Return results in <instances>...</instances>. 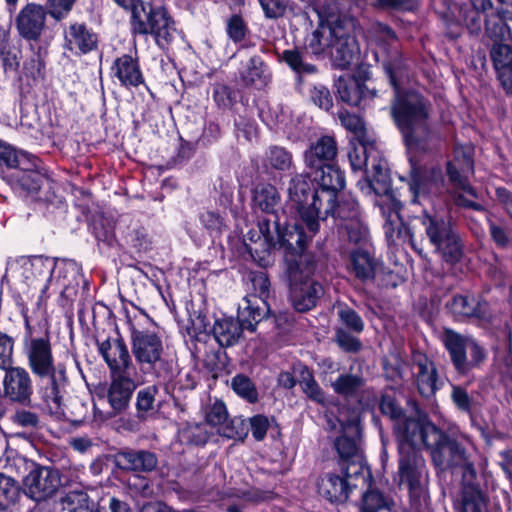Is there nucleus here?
<instances>
[{
  "instance_id": "nucleus-48",
  "label": "nucleus",
  "mask_w": 512,
  "mask_h": 512,
  "mask_svg": "<svg viewBox=\"0 0 512 512\" xmlns=\"http://www.w3.org/2000/svg\"><path fill=\"white\" fill-rule=\"evenodd\" d=\"M29 163L30 164L27 166L24 163L20 167L24 171L18 176V179L24 189L28 191H38L41 188L44 177L38 171L32 169L35 164L32 163L31 160Z\"/></svg>"
},
{
  "instance_id": "nucleus-35",
  "label": "nucleus",
  "mask_w": 512,
  "mask_h": 512,
  "mask_svg": "<svg viewBox=\"0 0 512 512\" xmlns=\"http://www.w3.org/2000/svg\"><path fill=\"white\" fill-rule=\"evenodd\" d=\"M377 261L369 252L357 249L351 252L348 264L349 272L353 273L356 278L367 281L375 277Z\"/></svg>"
},
{
  "instance_id": "nucleus-25",
  "label": "nucleus",
  "mask_w": 512,
  "mask_h": 512,
  "mask_svg": "<svg viewBox=\"0 0 512 512\" xmlns=\"http://www.w3.org/2000/svg\"><path fill=\"white\" fill-rule=\"evenodd\" d=\"M333 37L328 56L333 59L337 66L346 68L357 55L355 39L349 36L338 22H336Z\"/></svg>"
},
{
  "instance_id": "nucleus-63",
  "label": "nucleus",
  "mask_w": 512,
  "mask_h": 512,
  "mask_svg": "<svg viewBox=\"0 0 512 512\" xmlns=\"http://www.w3.org/2000/svg\"><path fill=\"white\" fill-rule=\"evenodd\" d=\"M250 427L253 437L257 441H261L266 436L269 427L268 419L263 415H256L250 418Z\"/></svg>"
},
{
  "instance_id": "nucleus-31",
  "label": "nucleus",
  "mask_w": 512,
  "mask_h": 512,
  "mask_svg": "<svg viewBox=\"0 0 512 512\" xmlns=\"http://www.w3.org/2000/svg\"><path fill=\"white\" fill-rule=\"evenodd\" d=\"M116 462L122 469L137 472H149L157 466L155 454L145 450L122 451L118 453Z\"/></svg>"
},
{
  "instance_id": "nucleus-55",
  "label": "nucleus",
  "mask_w": 512,
  "mask_h": 512,
  "mask_svg": "<svg viewBox=\"0 0 512 512\" xmlns=\"http://www.w3.org/2000/svg\"><path fill=\"white\" fill-rule=\"evenodd\" d=\"M11 421L14 425L30 430L36 429L40 423L38 415L26 409H18L11 416Z\"/></svg>"
},
{
  "instance_id": "nucleus-38",
  "label": "nucleus",
  "mask_w": 512,
  "mask_h": 512,
  "mask_svg": "<svg viewBox=\"0 0 512 512\" xmlns=\"http://www.w3.org/2000/svg\"><path fill=\"white\" fill-rule=\"evenodd\" d=\"M253 201L256 208L265 212L267 215L275 217L280 204V195L274 186L262 184L255 189Z\"/></svg>"
},
{
  "instance_id": "nucleus-36",
  "label": "nucleus",
  "mask_w": 512,
  "mask_h": 512,
  "mask_svg": "<svg viewBox=\"0 0 512 512\" xmlns=\"http://www.w3.org/2000/svg\"><path fill=\"white\" fill-rule=\"evenodd\" d=\"M416 382L420 394L429 398L439 389L437 371L434 364L428 359L419 360L417 363Z\"/></svg>"
},
{
  "instance_id": "nucleus-60",
  "label": "nucleus",
  "mask_w": 512,
  "mask_h": 512,
  "mask_svg": "<svg viewBox=\"0 0 512 512\" xmlns=\"http://www.w3.org/2000/svg\"><path fill=\"white\" fill-rule=\"evenodd\" d=\"M282 58L295 71L313 72L315 69L314 66L303 63L302 55L298 50H285Z\"/></svg>"
},
{
  "instance_id": "nucleus-14",
  "label": "nucleus",
  "mask_w": 512,
  "mask_h": 512,
  "mask_svg": "<svg viewBox=\"0 0 512 512\" xmlns=\"http://www.w3.org/2000/svg\"><path fill=\"white\" fill-rule=\"evenodd\" d=\"M137 379L138 375H113L106 394L111 411L104 413L94 407L95 421L101 423L125 411L138 385Z\"/></svg>"
},
{
  "instance_id": "nucleus-34",
  "label": "nucleus",
  "mask_w": 512,
  "mask_h": 512,
  "mask_svg": "<svg viewBox=\"0 0 512 512\" xmlns=\"http://www.w3.org/2000/svg\"><path fill=\"white\" fill-rule=\"evenodd\" d=\"M238 320L231 317L216 319L212 328L213 336L222 347H230L238 342L243 331Z\"/></svg>"
},
{
  "instance_id": "nucleus-61",
  "label": "nucleus",
  "mask_w": 512,
  "mask_h": 512,
  "mask_svg": "<svg viewBox=\"0 0 512 512\" xmlns=\"http://www.w3.org/2000/svg\"><path fill=\"white\" fill-rule=\"evenodd\" d=\"M312 101L321 109L329 110L333 105L330 91L323 85L314 86L311 90Z\"/></svg>"
},
{
  "instance_id": "nucleus-23",
  "label": "nucleus",
  "mask_w": 512,
  "mask_h": 512,
  "mask_svg": "<svg viewBox=\"0 0 512 512\" xmlns=\"http://www.w3.org/2000/svg\"><path fill=\"white\" fill-rule=\"evenodd\" d=\"M331 216L344 221L342 228L349 241L359 244L366 239L368 231L360 219L358 203L354 199L339 203Z\"/></svg>"
},
{
  "instance_id": "nucleus-16",
  "label": "nucleus",
  "mask_w": 512,
  "mask_h": 512,
  "mask_svg": "<svg viewBox=\"0 0 512 512\" xmlns=\"http://www.w3.org/2000/svg\"><path fill=\"white\" fill-rule=\"evenodd\" d=\"M132 353L142 367H153L162 358L164 351L161 337L150 329H131Z\"/></svg>"
},
{
  "instance_id": "nucleus-2",
  "label": "nucleus",
  "mask_w": 512,
  "mask_h": 512,
  "mask_svg": "<svg viewBox=\"0 0 512 512\" xmlns=\"http://www.w3.org/2000/svg\"><path fill=\"white\" fill-rule=\"evenodd\" d=\"M27 358L31 371L40 378L39 395L45 408L56 417H65L64 395L68 382L66 369L61 364L54 365L49 339H30Z\"/></svg>"
},
{
  "instance_id": "nucleus-13",
  "label": "nucleus",
  "mask_w": 512,
  "mask_h": 512,
  "mask_svg": "<svg viewBox=\"0 0 512 512\" xmlns=\"http://www.w3.org/2000/svg\"><path fill=\"white\" fill-rule=\"evenodd\" d=\"M314 10L320 18V25L307 37L305 49L316 56L328 55L334 38L335 25L338 22V7L334 2L327 6L315 2Z\"/></svg>"
},
{
  "instance_id": "nucleus-7",
  "label": "nucleus",
  "mask_w": 512,
  "mask_h": 512,
  "mask_svg": "<svg viewBox=\"0 0 512 512\" xmlns=\"http://www.w3.org/2000/svg\"><path fill=\"white\" fill-rule=\"evenodd\" d=\"M206 424H194L183 429L180 433L182 441L196 445L204 444L209 434L217 433L226 438H241L245 435L244 429L239 430L243 424L240 419L228 418L226 406L223 402L216 401L206 412Z\"/></svg>"
},
{
  "instance_id": "nucleus-17",
  "label": "nucleus",
  "mask_w": 512,
  "mask_h": 512,
  "mask_svg": "<svg viewBox=\"0 0 512 512\" xmlns=\"http://www.w3.org/2000/svg\"><path fill=\"white\" fill-rule=\"evenodd\" d=\"M473 152L474 149L470 144L455 146L453 158L447 163V174L458 190L476 197V192L467 181L474 171Z\"/></svg>"
},
{
  "instance_id": "nucleus-8",
  "label": "nucleus",
  "mask_w": 512,
  "mask_h": 512,
  "mask_svg": "<svg viewBox=\"0 0 512 512\" xmlns=\"http://www.w3.org/2000/svg\"><path fill=\"white\" fill-rule=\"evenodd\" d=\"M318 189L314 188L313 182L305 175L294 176L288 185V201L300 214L309 232V237L316 234L319 228L318 220L325 219V203L320 205L319 200H314Z\"/></svg>"
},
{
  "instance_id": "nucleus-9",
  "label": "nucleus",
  "mask_w": 512,
  "mask_h": 512,
  "mask_svg": "<svg viewBox=\"0 0 512 512\" xmlns=\"http://www.w3.org/2000/svg\"><path fill=\"white\" fill-rule=\"evenodd\" d=\"M131 29L134 34L153 36L156 44L162 48L169 45L176 34L174 21L167 11L147 8L146 4L134 8Z\"/></svg>"
},
{
  "instance_id": "nucleus-40",
  "label": "nucleus",
  "mask_w": 512,
  "mask_h": 512,
  "mask_svg": "<svg viewBox=\"0 0 512 512\" xmlns=\"http://www.w3.org/2000/svg\"><path fill=\"white\" fill-rule=\"evenodd\" d=\"M336 88L339 98L351 106L359 104L362 98V87L360 83L353 78L339 77L336 82Z\"/></svg>"
},
{
  "instance_id": "nucleus-45",
  "label": "nucleus",
  "mask_w": 512,
  "mask_h": 512,
  "mask_svg": "<svg viewBox=\"0 0 512 512\" xmlns=\"http://www.w3.org/2000/svg\"><path fill=\"white\" fill-rule=\"evenodd\" d=\"M232 390L243 399L250 403H254L258 399V392L255 385L247 376L238 374L231 380Z\"/></svg>"
},
{
  "instance_id": "nucleus-41",
  "label": "nucleus",
  "mask_w": 512,
  "mask_h": 512,
  "mask_svg": "<svg viewBox=\"0 0 512 512\" xmlns=\"http://www.w3.org/2000/svg\"><path fill=\"white\" fill-rule=\"evenodd\" d=\"M62 503L68 512H93V502L83 490L69 491L63 497Z\"/></svg>"
},
{
  "instance_id": "nucleus-46",
  "label": "nucleus",
  "mask_w": 512,
  "mask_h": 512,
  "mask_svg": "<svg viewBox=\"0 0 512 512\" xmlns=\"http://www.w3.org/2000/svg\"><path fill=\"white\" fill-rule=\"evenodd\" d=\"M19 495L16 481L8 475L0 473V509H6L15 503Z\"/></svg>"
},
{
  "instance_id": "nucleus-19",
  "label": "nucleus",
  "mask_w": 512,
  "mask_h": 512,
  "mask_svg": "<svg viewBox=\"0 0 512 512\" xmlns=\"http://www.w3.org/2000/svg\"><path fill=\"white\" fill-rule=\"evenodd\" d=\"M337 420L343 435L335 442L336 450L343 459H350L358 452L357 438L360 435V416L357 410L342 409Z\"/></svg>"
},
{
  "instance_id": "nucleus-58",
  "label": "nucleus",
  "mask_w": 512,
  "mask_h": 512,
  "mask_svg": "<svg viewBox=\"0 0 512 512\" xmlns=\"http://www.w3.org/2000/svg\"><path fill=\"white\" fill-rule=\"evenodd\" d=\"M14 342L11 337L0 332V369L5 370L13 364Z\"/></svg>"
},
{
  "instance_id": "nucleus-62",
  "label": "nucleus",
  "mask_w": 512,
  "mask_h": 512,
  "mask_svg": "<svg viewBox=\"0 0 512 512\" xmlns=\"http://www.w3.org/2000/svg\"><path fill=\"white\" fill-rule=\"evenodd\" d=\"M336 342L346 352H357L361 348L359 339L350 335L342 328L336 331Z\"/></svg>"
},
{
  "instance_id": "nucleus-26",
  "label": "nucleus",
  "mask_w": 512,
  "mask_h": 512,
  "mask_svg": "<svg viewBox=\"0 0 512 512\" xmlns=\"http://www.w3.org/2000/svg\"><path fill=\"white\" fill-rule=\"evenodd\" d=\"M54 268L55 261L42 256L22 257L18 261V272L28 284H32L35 280H50Z\"/></svg>"
},
{
  "instance_id": "nucleus-44",
  "label": "nucleus",
  "mask_w": 512,
  "mask_h": 512,
  "mask_svg": "<svg viewBox=\"0 0 512 512\" xmlns=\"http://www.w3.org/2000/svg\"><path fill=\"white\" fill-rule=\"evenodd\" d=\"M491 57L495 69L501 70L512 66V42L504 39L503 42H496L491 50Z\"/></svg>"
},
{
  "instance_id": "nucleus-30",
  "label": "nucleus",
  "mask_w": 512,
  "mask_h": 512,
  "mask_svg": "<svg viewBox=\"0 0 512 512\" xmlns=\"http://www.w3.org/2000/svg\"><path fill=\"white\" fill-rule=\"evenodd\" d=\"M351 487L346 475L325 474L318 483L319 493L330 502H344L349 497Z\"/></svg>"
},
{
  "instance_id": "nucleus-12",
  "label": "nucleus",
  "mask_w": 512,
  "mask_h": 512,
  "mask_svg": "<svg viewBox=\"0 0 512 512\" xmlns=\"http://www.w3.org/2000/svg\"><path fill=\"white\" fill-rule=\"evenodd\" d=\"M443 342L459 372H467L479 365L486 357L483 347L473 338L463 337L452 330H445Z\"/></svg>"
},
{
  "instance_id": "nucleus-20",
  "label": "nucleus",
  "mask_w": 512,
  "mask_h": 512,
  "mask_svg": "<svg viewBox=\"0 0 512 512\" xmlns=\"http://www.w3.org/2000/svg\"><path fill=\"white\" fill-rule=\"evenodd\" d=\"M99 353L110 368L112 375H138L128 348L121 339L105 340L98 345Z\"/></svg>"
},
{
  "instance_id": "nucleus-52",
  "label": "nucleus",
  "mask_w": 512,
  "mask_h": 512,
  "mask_svg": "<svg viewBox=\"0 0 512 512\" xmlns=\"http://www.w3.org/2000/svg\"><path fill=\"white\" fill-rule=\"evenodd\" d=\"M251 284L253 293L249 296H256L258 300L266 301L270 287L267 275L262 271L253 272L251 274Z\"/></svg>"
},
{
  "instance_id": "nucleus-6",
  "label": "nucleus",
  "mask_w": 512,
  "mask_h": 512,
  "mask_svg": "<svg viewBox=\"0 0 512 512\" xmlns=\"http://www.w3.org/2000/svg\"><path fill=\"white\" fill-rule=\"evenodd\" d=\"M422 436L421 421L400 422L397 426L399 443V484H407L409 489L416 488L425 473V461L419 449L425 446Z\"/></svg>"
},
{
  "instance_id": "nucleus-1",
  "label": "nucleus",
  "mask_w": 512,
  "mask_h": 512,
  "mask_svg": "<svg viewBox=\"0 0 512 512\" xmlns=\"http://www.w3.org/2000/svg\"><path fill=\"white\" fill-rule=\"evenodd\" d=\"M378 50L376 56H382L383 67L392 87L395 90V100L392 105L393 119L400 129L409 153L427 135L429 103L418 93L401 92L408 82L409 72L395 44V33L384 24L374 26Z\"/></svg>"
},
{
  "instance_id": "nucleus-42",
  "label": "nucleus",
  "mask_w": 512,
  "mask_h": 512,
  "mask_svg": "<svg viewBox=\"0 0 512 512\" xmlns=\"http://www.w3.org/2000/svg\"><path fill=\"white\" fill-rule=\"evenodd\" d=\"M264 165L275 170H288L292 166V155L283 147L271 146L265 152Z\"/></svg>"
},
{
  "instance_id": "nucleus-54",
  "label": "nucleus",
  "mask_w": 512,
  "mask_h": 512,
  "mask_svg": "<svg viewBox=\"0 0 512 512\" xmlns=\"http://www.w3.org/2000/svg\"><path fill=\"white\" fill-rule=\"evenodd\" d=\"M385 507L386 501L379 491L369 490L363 495L361 512H378Z\"/></svg>"
},
{
  "instance_id": "nucleus-5",
  "label": "nucleus",
  "mask_w": 512,
  "mask_h": 512,
  "mask_svg": "<svg viewBox=\"0 0 512 512\" xmlns=\"http://www.w3.org/2000/svg\"><path fill=\"white\" fill-rule=\"evenodd\" d=\"M286 266L290 298L294 308L299 312L312 309L323 294L322 285L311 279L316 268L314 257L304 252L296 257L286 256Z\"/></svg>"
},
{
  "instance_id": "nucleus-39",
  "label": "nucleus",
  "mask_w": 512,
  "mask_h": 512,
  "mask_svg": "<svg viewBox=\"0 0 512 512\" xmlns=\"http://www.w3.org/2000/svg\"><path fill=\"white\" fill-rule=\"evenodd\" d=\"M240 75L246 85L255 86L257 88L265 86L268 82L264 63L261 58L257 56H253L243 63Z\"/></svg>"
},
{
  "instance_id": "nucleus-50",
  "label": "nucleus",
  "mask_w": 512,
  "mask_h": 512,
  "mask_svg": "<svg viewBox=\"0 0 512 512\" xmlns=\"http://www.w3.org/2000/svg\"><path fill=\"white\" fill-rule=\"evenodd\" d=\"M380 408L384 414L388 415L390 418L395 420L394 429H395L396 434H397V426L400 422H402V423L410 422V421H417V422L419 421L420 422L423 420H428L425 416H421V415H419L416 419L402 417L401 409L396 405V403L391 398L384 397L381 400Z\"/></svg>"
},
{
  "instance_id": "nucleus-3",
  "label": "nucleus",
  "mask_w": 512,
  "mask_h": 512,
  "mask_svg": "<svg viewBox=\"0 0 512 512\" xmlns=\"http://www.w3.org/2000/svg\"><path fill=\"white\" fill-rule=\"evenodd\" d=\"M405 236L417 252H422V241L425 239L446 263L455 264L463 255L461 239L451 222L436 214L423 213L415 217Z\"/></svg>"
},
{
  "instance_id": "nucleus-59",
  "label": "nucleus",
  "mask_w": 512,
  "mask_h": 512,
  "mask_svg": "<svg viewBox=\"0 0 512 512\" xmlns=\"http://www.w3.org/2000/svg\"><path fill=\"white\" fill-rule=\"evenodd\" d=\"M227 33L234 42L242 41L247 33V27L239 15L231 16L227 21Z\"/></svg>"
},
{
  "instance_id": "nucleus-22",
  "label": "nucleus",
  "mask_w": 512,
  "mask_h": 512,
  "mask_svg": "<svg viewBox=\"0 0 512 512\" xmlns=\"http://www.w3.org/2000/svg\"><path fill=\"white\" fill-rule=\"evenodd\" d=\"M410 176L409 190L412 193V202H419L424 197L438 188V181L441 178L439 169H426L413 156H409Z\"/></svg>"
},
{
  "instance_id": "nucleus-53",
  "label": "nucleus",
  "mask_w": 512,
  "mask_h": 512,
  "mask_svg": "<svg viewBox=\"0 0 512 512\" xmlns=\"http://www.w3.org/2000/svg\"><path fill=\"white\" fill-rule=\"evenodd\" d=\"M339 119L346 129L356 135V140L360 138H368L365 133L364 123L358 116L347 111H340Z\"/></svg>"
},
{
  "instance_id": "nucleus-47",
  "label": "nucleus",
  "mask_w": 512,
  "mask_h": 512,
  "mask_svg": "<svg viewBox=\"0 0 512 512\" xmlns=\"http://www.w3.org/2000/svg\"><path fill=\"white\" fill-rule=\"evenodd\" d=\"M485 500L475 487H465L462 496L461 512H482Z\"/></svg>"
},
{
  "instance_id": "nucleus-57",
  "label": "nucleus",
  "mask_w": 512,
  "mask_h": 512,
  "mask_svg": "<svg viewBox=\"0 0 512 512\" xmlns=\"http://www.w3.org/2000/svg\"><path fill=\"white\" fill-rule=\"evenodd\" d=\"M300 385L304 391V393L314 401L323 402L324 395L321 391L319 385L314 380L311 373L306 370L302 372V378L300 380Z\"/></svg>"
},
{
  "instance_id": "nucleus-64",
  "label": "nucleus",
  "mask_w": 512,
  "mask_h": 512,
  "mask_svg": "<svg viewBox=\"0 0 512 512\" xmlns=\"http://www.w3.org/2000/svg\"><path fill=\"white\" fill-rule=\"evenodd\" d=\"M451 398L453 403L462 411H469L471 407V399L467 391L457 385H452Z\"/></svg>"
},
{
  "instance_id": "nucleus-33",
  "label": "nucleus",
  "mask_w": 512,
  "mask_h": 512,
  "mask_svg": "<svg viewBox=\"0 0 512 512\" xmlns=\"http://www.w3.org/2000/svg\"><path fill=\"white\" fill-rule=\"evenodd\" d=\"M267 312L266 301H260L256 296H246L238 309V321L244 329L253 331L255 325L265 317Z\"/></svg>"
},
{
  "instance_id": "nucleus-29",
  "label": "nucleus",
  "mask_w": 512,
  "mask_h": 512,
  "mask_svg": "<svg viewBox=\"0 0 512 512\" xmlns=\"http://www.w3.org/2000/svg\"><path fill=\"white\" fill-rule=\"evenodd\" d=\"M112 76L124 87H137L144 83V77L136 60L130 55L118 57L111 68Z\"/></svg>"
},
{
  "instance_id": "nucleus-11",
  "label": "nucleus",
  "mask_w": 512,
  "mask_h": 512,
  "mask_svg": "<svg viewBox=\"0 0 512 512\" xmlns=\"http://www.w3.org/2000/svg\"><path fill=\"white\" fill-rule=\"evenodd\" d=\"M422 436L425 447L430 449L434 463L438 466L466 464L465 450L454 440L448 439L428 420L421 421Z\"/></svg>"
},
{
  "instance_id": "nucleus-51",
  "label": "nucleus",
  "mask_w": 512,
  "mask_h": 512,
  "mask_svg": "<svg viewBox=\"0 0 512 512\" xmlns=\"http://www.w3.org/2000/svg\"><path fill=\"white\" fill-rule=\"evenodd\" d=\"M341 323L348 329L360 333L364 329L362 318L353 309L340 305L337 311Z\"/></svg>"
},
{
  "instance_id": "nucleus-37",
  "label": "nucleus",
  "mask_w": 512,
  "mask_h": 512,
  "mask_svg": "<svg viewBox=\"0 0 512 512\" xmlns=\"http://www.w3.org/2000/svg\"><path fill=\"white\" fill-rule=\"evenodd\" d=\"M348 158L353 170H361L369 165L371 155L375 150L374 141L369 138H360L350 142Z\"/></svg>"
},
{
  "instance_id": "nucleus-10",
  "label": "nucleus",
  "mask_w": 512,
  "mask_h": 512,
  "mask_svg": "<svg viewBox=\"0 0 512 512\" xmlns=\"http://www.w3.org/2000/svg\"><path fill=\"white\" fill-rule=\"evenodd\" d=\"M259 239L263 238V243L267 247H276L285 251V257L298 256L304 252L305 245L310 238L306 235L303 227L298 225L288 226L283 231L280 230L277 216L268 215L258 222Z\"/></svg>"
},
{
  "instance_id": "nucleus-43",
  "label": "nucleus",
  "mask_w": 512,
  "mask_h": 512,
  "mask_svg": "<svg viewBox=\"0 0 512 512\" xmlns=\"http://www.w3.org/2000/svg\"><path fill=\"white\" fill-rule=\"evenodd\" d=\"M448 307L457 317H472L479 312V303L476 299L462 295L454 296Z\"/></svg>"
},
{
  "instance_id": "nucleus-15",
  "label": "nucleus",
  "mask_w": 512,
  "mask_h": 512,
  "mask_svg": "<svg viewBox=\"0 0 512 512\" xmlns=\"http://www.w3.org/2000/svg\"><path fill=\"white\" fill-rule=\"evenodd\" d=\"M316 170L319 171L316 179L320 188L314 195V200H319L320 205L325 203L324 215H334L338 206L337 194L345 187L344 173L334 164L324 165Z\"/></svg>"
},
{
  "instance_id": "nucleus-24",
  "label": "nucleus",
  "mask_w": 512,
  "mask_h": 512,
  "mask_svg": "<svg viewBox=\"0 0 512 512\" xmlns=\"http://www.w3.org/2000/svg\"><path fill=\"white\" fill-rule=\"evenodd\" d=\"M46 20V12L41 5L28 4L17 17V29L20 35L28 40L40 37Z\"/></svg>"
},
{
  "instance_id": "nucleus-49",
  "label": "nucleus",
  "mask_w": 512,
  "mask_h": 512,
  "mask_svg": "<svg viewBox=\"0 0 512 512\" xmlns=\"http://www.w3.org/2000/svg\"><path fill=\"white\" fill-rule=\"evenodd\" d=\"M0 161L12 168L21 167L24 162L30 161V156L26 152L17 153L11 146L0 142Z\"/></svg>"
},
{
  "instance_id": "nucleus-32",
  "label": "nucleus",
  "mask_w": 512,
  "mask_h": 512,
  "mask_svg": "<svg viewBox=\"0 0 512 512\" xmlns=\"http://www.w3.org/2000/svg\"><path fill=\"white\" fill-rule=\"evenodd\" d=\"M331 386L335 393L346 397H351L362 392L367 396V400L363 405L368 406L370 402L376 401V395L373 390L364 387V379L354 374H342L331 382Z\"/></svg>"
},
{
  "instance_id": "nucleus-56",
  "label": "nucleus",
  "mask_w": 512,
  "mask_h": 512,
  "mask_svg": "<svg viewBox=\"0 0 512 512\" xmlns=\"http://www.w3.org/2000/svg\"><path fill=\"white\" fill-rule=\"evenodd\" d=\"M158 388L155 385L147 386L138 391L136 397V408L139 412H148L153 409L155 396Z\"/></svg>"
},
{
  "instance_id": "nucleus-27",
  "label": "nucleus",
  "mask_w": 512,
  "mask_h": 512,
  "mask_svg": "<svg viewBox=\"0 0 512 512\" xmlns=\"http://www.w3.org/2000/svg\"><path fill=\"white\" fill-rule=\"evenodd\" d=\"M337 155L336 141L331 136H323L305 152V163L310 169H318L331 162Z\"/></svg>"
},
{
  "instance_id": "nucleus-21",
  "label": "nucleus",
  "mask_w": 512,
  "mask_h": 512,
  "mask_svg": "<svg viewBox=\"0 0 512 512\" xmlns=\"http://www.w3.org/2000/svg\"><path fill=\"white\" fill-rule=\"evenodd\" d=\"M3 394L11 402L27 404L33 395V382L29 372L20 366L4 370Z\"/></svg>"
},
{
  "instance_id": "nucleus-4",
  "label": "nucleus",
  "mask_w": 512,
  "mask_h": 512,
  "mask_svg": "<svg viewBox=\"0 0 512 512\" xmlns=\"http://www.w3.org/2000/svg\"><path fill=\"white\" fill-rule=\"evenodd\" d=\"M370 179L359 181L358 186L364 194L374 192L379 196L377 205L385 218V235L389 242H396L403 237V224L399 215L400 201L391 191V179L388 174L387 163L375 148L371 155Z\"/></svg>"
},
{
  "instance_id": "nucleus-18",
  "label": "nucleus",
  "mask_w": 512,
  "mask_h": 512,
  "mask_svg": "<svg viewBox=\"0 0 512 512\" xmlns=\"http://www.w3.org/2000/svg\"><path fill=\"white\" fill-rule=\"evenodd\" d=\"M25 494L34 501L40 502L52 497L61 485L57 470L49 467H35L25 477Z\"/></svg>"
},
{
  "instance_id": "nucleus-28",
  "label": "nucleus",
  "mask_w": 512,
  "mask_h": 512,
  "mask_svg": "<svg viewBox=\"0 0 512 512\" xmlns=\"http://www.w3.org/2000/svg\"><path fill=\"white\" fill-rule=\"evenodd\" d=\"M65 47L75 53L86 54L97 45V37L84 24L73 23L64 32Z\"/></svg>"
}]
</instances>
